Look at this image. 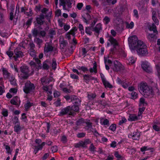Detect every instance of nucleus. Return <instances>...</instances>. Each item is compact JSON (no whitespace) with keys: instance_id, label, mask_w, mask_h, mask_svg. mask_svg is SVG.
<instances>
[{"instance_id":"1","label":"nucleus","mask_w":160,"mask_h":160,"mask_svg":"<svg viewBox=\"0 0 160 160\" xmlns=\"http://www.w3.org/2000/svg\"><path fill=\"white\" fill-rule=\"evenodd\" d=\"M128 42L132 52L136 50L138 54L141 56L145 55L148 53L147 47L143 42L138 40L136 36H133L128 38Z\"/></svg>"},{"instance_id":"2","label":"nucleus","mask_w":160,"mask_h":160,"mask_svg":"<svg viewBox=\"0 0 160 160\" xmlns=\"http://www.w3.org/2000/svg\"><path fill=\"white\" fill-rule=\"evenodd\" d=\"M138 89L139 92L145 97L150 98L152 97L153 92L152 88L149 86L147 83L144 82H140L138 85Z\"/></svg>"},{"instance_id":"3","label":"nucleus","mask_w":160,"mask_h":160,"mask_svg":"<svg viewBox=\"0 0 160 160\" xmlns=\"http://www.w3.org/2000/svg\"><path fill=\"white\" fill-rule=\"evenodd\" d=\"M20 70L21 73L18 75L21 79H27L30 75V71L29 68L27 66H22L20 68Z\"/></svg>"},{"instance_id":"4","label":"nucleus","mask_w":160,"mask_h":160,"mask_svg":"<svg viewBox=\"0 0 160 160\" xmlns=\"http://www.w3.org/2000/svg\"><path fill=\"white\" fill-rule=\"evenodd\" d=\"M35 87L33 83L28 81L25 83L24 86L23 88V90L26 94L30 93L33 92Z\"/></svg>"},{"instance_id":"5","label":"nucleus","mask_w":160,"mask_h":160,"mask_svg":"<svg viewBox=\"0 0 160 160\" xmlns=\"http://www.w3.org/2000/svg\"><path fill=\"white\" fill-rule=\"evenodd\" d=\"M111 68L114 72H120L124 69V66L117 60L113 61Z\"/></svg>"},{"instance_id":"6","label":"nucleus","mask_w":160,"mask_h":160,"mask_svg":"<svg viewBox=\"0 0 160 160\" xmlns=\"http://www.w3.org/2000/svg\"><path fill=\"white\" fill-rule=\"evenodd\" d=\"M71 109L70 106H68L66 108L61 109L59 113V115L62 116L67 114L73 116L74 115L76 114V113L72 111H71Z\"/></svg>"},{"instance_id":"7","label":"nucleus","mask_w":160,"mask_h":160,"mask_svg":"<svg viewBox=\"0 0 160 160\" xmlns=\"http://www.w3.org/2000/svg\"><path fill=\"white\" fill-rule=\"evenodd\" d=\"M91 143V142L89 139H86L84 141H81L75 143L74 146L75 148H79L81 147L86 148L87 147V145Z\"/></svg>"},{"instance_id":"8","label":"nucleus","mask_w":160,"mask_h":160,"mask_svg":"<svg viewBox=\"0 0 160 160\" xmlns=\"http://www.w3.org/2000/svg\"><path fill=\"white\" fill-rule=\"evenodd\" d=\"M73 0H59V5L63 6V8L64 10H67L66 5L69 8L72 7V4L73 2Z\"/></svg>"},{"instance_id":"9","label":"nucleus","mask_w":160,"mask_h":160,"mask_svg":"<svg viewBox=\"0 0 160 160\" xmlns=\"http://www.w3.org/2000/svg\"><path fill=\"white\" fill-rule=\"evenodd\" d=\"M15 55L13 56L15 61L17 60L18 58L22 57L23 56V53L21 50V48L20 47H18L15 48L14 50Z\"/></svg>"},{"instance_id":"10","label":"nucleus","mask_w":160,"mask_h":160,"mask_svg":"<svg viewBox=\"0 0 160 160\" xmlns=\"http://www.w3.org/2000/svg\"><path fill=\"white\" fill-rule=\"evenodd\" d=\"M141 135V132L137 130L136 131H134L132 133L129 134L128 137V138H132L133 140H138L140 138Z\"/></svg>"},{"instance_id":"11","label":"nucleus","mask_w":160,"mask_h":160,"mask_svg":"<svg viewBox=\"0 0 160 160\" xmlns=\"http://www.w3.org/2000/svg\"><path fill=\"white\" fill-rule=\"evenodd\" d=\"M142 68L148 72H151L152 69L150 67V64L147 61L143 62L141 64Z\"/></svg>"},{"instance_id":"12","label":"nucleus","mask_w":160,"mask_h":160,"mask_svg":"<svg viewBox=\"0 0 160 160\" xmlns=\"http://www.w3.org/2000/svg\"><path fill=\"white\" fill-rule=\"evenodd\" d=\"M54 47L49 42H46L45 45L44 52L45 53L51 52L53 51Z\"/></svg>"},{"instance_id":"13","label":"nucleus","mask_w":160,"mask_h":160,"mask_svg":"<svg viewBox=\"0 0 160 160\" xmlns=\"http://www.w3.org/2000/svg\"><path fill=\"white\" fill-rule=\"evenodd\" d=\"M116 82L118 84H121L124 88L126 89L128 88L129 84L128 82L125 80H122L119 78L118 77L116 79Z\"/></svg>"},{"instance_id":"14","label":"nucleus","mask_w":160,"mask_h":160,"mask_svg":"<svg viewBox=\"0 0 160 160\" xmlns=\"http://www.w3.org/2000/svg\"><path fill=\"white\" fill-rule=\"evenodd\" d=\"M77 29L78 28L76 27H73L69 32L66 34V38L68 40H70L71 39V35L74 37L75 34V32L77 30Z\"/></svg>"},{"instance_id":"15","label":"nucleus","mask_w":160,"mask_h":160,"mask_svg":"<svg viewBox=\"0 0 160 160\" xmlns=\"http://www.w3.org/2000/svg\"><path fill=\"white\" fill-rule=\"evenodd\" d=\"M29 64L33 71H38L42 67V64L37 65L35 62L32 61L30 62Z\"/></svg>"},{"instance_id":"16","label":"nucleus","mask_w":160,"mask_h":160,"mask_svg":"<svg viewBox=\"0 0 160 160\" xmlns=\"http://www.w3.org/2000/svg\"><path fill=\"white\" fill-rule=\"evenodd\" d=\"M140 119V117L138 115L135 114H130L129 115L128 120L129 121H135Z\"/></svg>"},{"instance_id":"17","label":"nucleus","mask_w":160,"mask_h":160,"mask_svg":"<svg viewBox=\"0 0 160 160\" xmlns=\"http://www.w3.org/2000/svg\"><path fill=\"white\" fill-rule=\"evenodd\" d=\"M102 30V25L101 23H98L93 28L92 30L97 33L98 35Z\"/></svg>"},{"instance_id":"18","label":"nucleus","mask_w":160,"mask_h":160,"mask_svg":"<svg viewBox=\"0 0 160 160\" xmlns=\"http://www.w3.org/2000/svg\"><path fill=\"white\" fill-rule=\"evenodd\" d=\"M157 34L155 33H148L147 35V38L150 42H153L157 39V37L156 35Z\"/></svg>"},{"instance_id":"19","label":"nucleus","mask_w":160,"mask_h":160,"mask_svg":"<svg viewBox=\"0 0 160 160\" xmlns=\"http://www.w3.org/2000/svg\"><path fill=\"white\" fill-rule=\"evenodd\" d=\"M52 84L48 86H43L42 87V89L48 94L51 95L52 94Z\"/></svg>"},{"instance_id":"20","label":"nucleus","mask_w":160,"mask_h":160,"mask_svg":"<svg viewBox=\"0 0 160 160\" xmlns=\"http://www.w3.org/2000/svg\"><path fill=\"white\" fill-rule=\"evenodd\" d=\"M83 79L84 82L87 83H88L90 80H94L96 79V78L92 77L90 75L88 74H85L83 76Z\"/></svg>"},{"instance_id":"21","label":"nucleus","mask_w":160,"mask_h":160,"mask_svg":"<svg viewBox=\"0 0 160 160\" xmlns=\"http://www.w3.org/2000/svg\"><path fill=\"white\" fill-rule=\"evenodd\" d=\"M45 145V142H42L40 145L34 146V153L35 154L37 153L40 150L42 149L43 147Z\"/></svg>"},{"instance_id":"22","label":"nucleus","mask_w":160,"mask_h":160,"mask_svg":"<svg viewBox=\"0 0 160 160\" xmlns=\"http://www.w3.org/2000/svg\"><path fill=\"white\" fill-rule=\"evenodd\" d=\"M44 17L43 14H42L40 15L36 18L37 23L40 25H42L44 22Z\"/></svg>"},{"instance_id":"23","label":"nucleus","mask_w":160,"mask_h":160,"mask_svg":"<svg viewBox=\"0 0 160 160\" xmlns=\"http://www.w3.org/2000/svg\"><path fill=\"white\" fill-rule=\"evenodd\" d=\"M71 101L75 105H79L81 104V101L75 95L71 96Z\"/></svg>"},{"instance_id":"24","label":"nucleus","mask_w":160,"mask_h":160,"mask_svg":"<svg viewBox=\"0 0 160 160\" xmlns=\"http://www.w3.org/2000/svg\"><path fill=\"white\" fill-rule=\"evenodd\" d=\"M108 41H109L112 45H113V47H116L118 45V42L116 40L112 37V36H109Z\"/></svg>"},{"instance_id":"25","label":"nucleus","mask_w":160,"mask_h":160,"mask_svg":"<svg viewBox=\"0 0 160 160\" xmlns=\"http://www.w3.org/2000/svg\"><path fill=\"white\" fill-rule=\"evenodd\" d=\"M100 123L101 125L108 127L110 125L108 119H104L103 118H100Z\"/></svg>"},{"instance_id":"26","label":"nucleus","mask_w":160,"mask_h":160,"mask_svg":"<svg viewBox=\"0 0 160 160\" xmlns=\"http://www.w3.org/2000/svg\"><path fill=\"white\" fill-rule=\"evenodd\" d=\"M148 29L150 31H153L154 33L158 34V32L156 26L154 23H152L151 25H149L148 26Z\"/></svg>"},{"instance_id":"27","label":"nucleus","mask_w":160,"mask_h":160,"mask_svg":"<svg viewBox=\"0 0 160 160\" xmlns=\"http://www.w3.org/2000/svg\"><path fill=\"white\" fill-rule=\"evenodd\" d=\"M2 74L4 78L7 79L10 76V73L8 72L6 68H2Z\"/></svg>"},{"instance_id":"28","label":"nucleus","mask_w":160,"mask_h":160,"mask_svg":"<svg viewBox=\"0 0 160 160\" xmlns=\"http://www.w3.org/2000/svg\"><path fill=\"white\" fill-rule=\"evenodd\" d=\"M22 129V128L20 126V123L14 125V131L17 134L20 133V131Z\"/></svg>"},{"instance_id":"29","label":"nucleus","mask_w":160,"mask_h":160,"mask_svg":"<svg viewBox=\"0 0 160 160\" xmlns=\"http://www.w3.org/2000/svg\"><path fill=\"white\" fill-rule=\"evenodd\" d=\"M34 42L38 45L39 48H40L43 42L42 39L38 38H35L34 40Z\"/></svg>"},{"instance_id":"30","label":"nucleus","mask_w":160,"mask_h":160,"mask_svg":"<svg viewBox=\"0 0 160 160\" xmlns=\"http://www.w3.org/2000/svg\"><path fill=\"white\" fill-rule=\"evenodd\" d=\"M60 48L62 49H63L68 44L67 42L62 39V40H60L59 41Z\"/></svg>"},{"instance_id":"31","label":"nucleus","mask_w":160,"mask_h":160,"mask_svg":"<svg viewBox=\"0 0 160 160\" xmlns=\"http://www.w3.org/2000/svg\"><path fill=\"white\" fill-rule=\"evenodd\" d=\"M147 105V102L145 101V99L143 98H141L139 101V107H142Z\"/></svg>"},{"instance_id":"32","label":"nucleus","mask_w":160,"mask_h":160,"mask_svg":"<svg viewBox=\"0 0 160 160\" xmlns=\"http://www.w3.org/2000/svg\"><path fill=\"white\" fill-rule=\"evenodd\" d=\"M156 12H153L152 13V18L153 20V21L157 25H158L159 24V21L158 20V19L156 17Z\"/></svg>"},{"instance_id":"33","label":"nucleus","mask_w":160,"mask_h":160,"mask_svg":"<svg viewBox=\"0 0 160 160\" xmlns=\"http://www.w3.org/2000/svg\"><path fill=\"white\" fill-rule=\"evenodd\" d=\"M102 82L106 88H112V86L106 80Z\"/></svg>"},{"instance_id":"34","label":"nucleus","mask_w":160,"mask_h":160,"mask_svg":"<svg viewBox=\"0 0 160 160\" xmlns=\"http://www.w3.org/2000/svg\"><path fill=\"white\" fill-rule=\"evenodd\" d=\"M27 9L25 7H22L21 8V12H24V14H25L26 15L28 16H31L32 15V14L31 12H26V11L27 10Z\"/></svg>"},{"instance_id":"35","label":"nucleus","mask_w":160,"mask_h":160,"mask_svg":"<svg viewBox=\"0 0 160 160\" xmlns=\"http://www.w3.org/2000/svg\"><path fill=\"white\" fill-rule=\"evenodd\" d=\"M8 33L6 32L5 29L0 30V35L3 38H7L8 37Z\"/></svg>"},{"instance_id":"36","label":"nucleus","mask_w":160,"mask_h":160,"mask_svg":"<svg viewBox=\"0 0 160 160\" xmlns=\"http://www.w3.org/2000/svg\"><path fill=\"white\" fill-rule=\"evenodd\" d=\"M29 52L30 55L33 58L36 57V53L35 49H30Z\"/></svg>"},{"instance_id":"37","label":"nucleus","mask_w":160,"mask_h":160,"mask_svg":"<svg viewBox=\"0 0 160 160\" xmlns=\"http://www.w3.org/2000/svg\"><path fill=\"white\" fill-rule=\"evenodd\" d=\"M11 47H10L8 50L6 52V54L8 56L10 59H11L13 55V52L11 51Z\"/></svg>"},{"instance_id":"38","label":"nucleus","mask_w":160,"mask_h":160,"mask_svg":"<svg viewBox=\"0 0 160 160\" xmlns=\"http://www.w3.org/2000/svg\"><path fill=\"white\" fill-rule=\"evenodd\" d=\"M48 61L46 60L42 64V68L43 69L48 70L49 68V66L48 64Z\"/></svg>"},{"instance_id":"39","label":"nucleus","mask_w":160,"mask_h":160,"mask_svg":"<svg viewBox=\"0 0 160 160\" xmlns=\"http://www.w3.org/2000/svg\"><path fill=\"white\" fill-rule=\"evenodd\" d=\"M33 105V103L32 102H30L28 101L27 103L24 105V107L27 110L28 109L31 107Z\"/></svg>"},{"instance_id":"40","label":"nucleus","mask_w":160,"mask_h":160,"mask_svg":"<svg viewBox=\"0 0 160 160\" xmlns=\"http://www.w3.org/2000/svg\"><path fill=\"white\" fill-rule=\"evenodd\" d=\"M71 111L78 112L79 111V107L78 105H75L71 107Z\"/></svg>"},{"instance_id":"41","label":"nucleus","mask_w":160,"mask_h":160,"mask_svg":"<svg viewBox=\"0 0 160 160\" xmlns=\"http://www.w3.org/2000/svg\"><path fill=\"white\" fill-rule=\"evenodd\" d=\"M13 123L14 125L20 124V122L19 121L18 118L16 116H14L12 119Z\"/></svg>"},{"instance_id":"42","label":"nucleus","mask_w":160,"mask_h":160,"mask_svg":"<svg viewBox=\"0 0 160 160\" xmlns=\"http://www.w3.org/2000/svg\"><path fill=\"white\" fill-rule=\"evenodd\" d=\"M130 95L131 98L133 99H135L138 98V94L135 92H131Z\"/></svg>"},{"instance_id":"43","label":"nucleus","mask_w":160,"mask_h":160,"mask_svg":"<svg viewBox=\"0 0 160 160\" xmlns=\"http://www.w3.org/2000/svg\"><path fill=\"white\" fill-rule=\"evenodd\" d=\"M103 22L105 24H108L110 21V19L108 17L106 16L103 20Z\"/></svg>"},{"instance_id":"44","label":"nucleus","mask_w":160,"mask_h":160,"mask_svg":"<svg viewBox=\"0 0 160 160\" xmlns=\"http://www.w3.org/2000/svg\"><path fill=\"white\" fill-rule=\"evenodd\" d=\"M126 27L127 28L132 29L133 28L134 24L133 22H131L130 24H129L128 22L126 23Z\"/></svg>"},{"instance_id":"45","label":"nucleus","mask_w":160,"mask_h":160,"mask_svg":"<svg viewBox=\"0 0 160 160\" xmlns=\"http://www.w3.org/2000/svg\"><path fill=\"white\" fill-rule=\"evenodd\" d=\"M5 148L6 150V153H7L11 154L12 150L10 148L9 146L8 145H4Z\"/></svg>"},{"instance_id":"46","label":"nucleus","mask_w":160,"mask_h":160,"mask_svg":"<svg viewBox=\"0 0 160 160\" xmlns=\"http://www.w3.org/2000/svg\"><path fill=\"white\" fill-rule=\"evenodd\" d=\"M56 60L54 58L52 59V66L53 69H55L56 68L57 66Z\"/></svg>"},{"instance_id":"47","label":"nucleus","mask_w":160,"mask_h":160,"mask_svg":"<svg viewBox=\"0 0 160 160\" xmlns=\"http://www.w3.org/2000/svg\"><path fill=\"white\" fill-rule=\"evenodd\" d=\"M32 35L33 37L37 38L38 33V30L36 28H34L32 30Z\"/></svg>"},{"instance_id":"48","label":"nucleus","mask_w":160,"mask_h":160,"mask_svg":"<svg viewBox=\"0 0 160 160\" xmlns=\"http://www.w3.org/2000/svg\"><path fill=\"white\" fill-rule=\"evenodd\" d=\"M56 33L55 31L53 29H50L49 31V36L51 38H52L53 36L56 34Z\"/></svg>"},{"instance_id":"49","label":"nucleus","mask_w":160,"mask_h":160,"mask_svg":"<svg viewBox=\"0 0 160 160\" xmlns=\"http://www.w3.org/2000/svg\"><path fill=\"white\" fill-rule=\"evenodd\" d=\"M96 148L94 146L93 144L92 143L89 146V150L92 152H94L96 151Z\"/></svg>"},{"instance_id":"50","label":"nucleus","mask_w":160,"mask_h":160,"mask_svg":"<svg viewBox=\"0 0 160 160\" xmlns=\"http://www.w3.org/2000/svg\"><path fill=\"white\" fill-rule=\"evenodd\" d=\"M18 98V97H16L15 98L12 99L10 101L11 103L14 105H18L17 99Z\"/></svg>"},{"instance_id":"51","label":"nucleus","mask_w":160,"mask_h":160,"mask_svg":"<svg viewBox=\"0 0 160 160\" xmlns=\"http://www.w3.org/2000/svg\"><path fill=\"white\" fill-rule=\"evenodd\" d=\"M78 28L79 31L81 32V34L83 35L84 34V28L82 25L81 24L79 23L78 25Z\"/></svg>"},{"instance_id":"52","label":"nucleus","mask_w":160,"mask_h":160,"mask_svg":"<svg viewBox=\"0 0 160 160\" xmlns=\"http://www.w3.org/2000/svg\"><path fill=\"white\" fill-rule=\"evenodd\" d=\"M127 121L125 117H122L121 120H120L118 122V125H121L124 123H125Z\"/></svg>"},{"instance_id":"53","label":"nucleus","mask_w":160,"mask_h":160,"mask_svg":"<svg viewBox=\"0 0 160 160\" xmlns=\"http://www.w3.org/2000/svg\"><path fill=\"white\" fill-rule=\"evenodd\" d=\"M85 123L87 125V127L88 128V129L92 128V123L90 122L89 120H87L85 122Z\"/></svg>"},{"instance_id":"54","label":"nucleus","mask_w":160,"mask_h":160,"mask_svg":"<svg viewBox=\"0 0 160 160\" xmlns=\"http://www.w3.org/2000/svg\"><path fill=\"white\" fill-rule=\"evenodd\" d=\"M85 32L90 35H92V32L91 31V28L88 27H86L85 28Z\"/></svg>"},{"instance_id":"55","label":"nucleus","mask_w":160,"mask_h":160,"mask_svg":"<svg viewBox=\"0 0 160 160\" xmlns=\"http://www.w3.org/2000/svg\"><path fill=\"white\" fill-rule=\"evenodd\" d=\"M96 97V95L95 93H91L88 94V98L90 100H92L94 99Z\"/></svg>"},{"instance_id":"56","label":"nucleus","mask_w":160,"mask_h":160,"mask_svg":"<svg viewBox=\"0 0 160 160\" xmlns=\"http://www.w3.org/2000/svg\"><path fill=\"white\" fill-rule=\"evenodd\" d=\"M140 107L141 108H140L139 109V111L138 114V115L140 117L142 113L145 109V108L143 107Z\"/></svg>"},{"instance_id":"57","label":"nucleus","mask_w":160,"mask_h":160,"mask_svg":"<svg viewBox=\"0 0 160 160\" xmlns=\"http://www.w3.org/2000/svg\"><path fill=\"white\" fill-rule=\"evenodd\" d=\"M116 128V125L115 124H112L109 127V129L113 132L115 131Z\"/></svg>"},{"instance_id":"58","label":"nucleus","mask_w":160,"mask_h":160,"mask_svg":"<svg viewBox=\"0 0 160 160\" xmlns=\"http://www.w3.org/2000/svg\"><path fill=\"white\" fill-rule=\"evenodd\" d=\"M152 90L153 92L152 97L153 96L155 93H158L159 92V90L157 87H155L153 88H152Z\"/></svg>"},{"instance_id":"59","label":"nucleus","mask_w":160,"mask_h":160,"mask_svg":"<svg viewBox=\"0 0 160 160\" xmlns=\"http://www.w3.org/2000/svg\"><path fill=\"white\" fill-rule=\"evenodd\" d=\"M152 149V148H149L147 146H144L142 147L141 149V152H144L145 151L148 150H151Z\"/></svg>"},{"instance_id":"60","label":"nucleus","mask_w":160,"mask_h":160,"mask_svg":"<svg viewBox=\"0 0 160 160\" xmlns=\"http://www.w3.org/2000/svg\"><path fill=\"white\" fill-rule=\"evenodd\" d=\"M86 133L85 132H82L78 133L77 134V136L78 138H81L85 136Z\"/></svg>"},{"instance_id":"61","label":"nucleus","mask_w":160,"mask_h":160,"mask_svg":"<svg viewBox=\"0 0 160 160\" xmlns=\"http://www.w3.org/2000/svg\"><path fill=\"white\" fill-rule=\"evenodd\" d=\"M136 58L133 57H130L128 59V61L131 63H134L136 61Z\"/></svg>"},{"instance_id":"62","label":"nucleus","mask_w":160,"mask_h":160,"mask_svg":"<svg viewBox=\"0 0 160 160\" xmlns=\"http://www.w3.org/2000/svg\"><path fill=\"white\" fill-rule=\"evenodd\" d=\"M2 113L4 117L8 116V110L6 109H3Z\"/></svg>"},{"instance_id":"63","label":"nucleus","mask_w":160,"mask_h":160,"mask_svg":"<svg viewBox=\"0 0 160 160\" xmlns=\"http://www.w3.org/2000/svg\"><path fill=\"white\" fill-rule=\"evenodd\" d=\"M51 149L53 153L57 152L58 150L57 146H54L51 147Z\"/></svg>"},{"instance_id":"64","label":"nucleus","mask_w":160,"mask_h":160,"mask_svg":"<svg viewBox=\"0 0 160 160\" xmlns=\"http://www.w3.org/2000/svg\"><path fill=\"white\" fill-rule=\"evenodd\" d=\"M61 141L63 143H66L67 141V137L65 135L62 136L61 139Z\"/></svg>"}]
</instances>
